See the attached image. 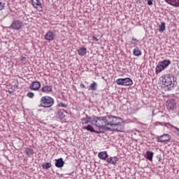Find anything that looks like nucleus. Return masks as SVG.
Returning a JSON list of instances; mask_svg holds the SVG:
<instances>
[{"label":"nucleus","mask_w":179,"mask_h":179,"mask_svg":"<svg viewBox=\"0 0 179 179\" xmlns=\"http://www.w3.org/2000/svg\"><path fill=\"white\" fill-rule=\"evenodd\" d=\"M122 119L120 117L113 115H107L105 116V124L108 128V131H116L117 132H122L124 126L121 124Z\"/></svg>","instance_id":"obj_1"},{"label":"nucleus","mask_w":179,"mask_h":179,"mask_svg":"<svg viewBox=\"0 0 179 179\" xmlns=\"http://www.w3.org/2000/svg\"><path fill=\"white\" fill-rule=\"evenodd\" d=\"M106 117H94L91 120V124L96 125V127L99 129V133L106 132L108 130L107 124H106Z\"/></svg>","instance_id":"obj_2"},{"label":"nucleus","mask_w":179,"mask_h":179,"mask_svg":"<svg viewBox=\"0 0 179 179\" xmlns=\"http://www.w3.org/2000/svg\"><path fill=\"white\" fill-rule=\"evenodd\" d=\"M40 106L43 108H50L54 106V99L50 96H42L40 100Z\"/></svg>","instance_id":"obj_3"},{"label":"nucleus","mask_w":179,"mask_h":179,"mask_svg":"<svg viewBox=\"0 0 179 179\" xmlns=\"http://www.w3.org/2000/svg\"><path fill=\"white\" fill-rule=\"evenodd\" d=\"M160 79L162 80V85H164V86H171L174 77L170 74H165Z\"/></svg>","instance_id":"obj_4"},{"label":"nucleus","mask_w":179,"mask_h":179,"mask_svg":"<svg viewBox=\"0 0 179 179\" xmlns=\"http://www.w3.org/2000/svg\"><path fill=\"white\" fill-rule=\"evenodd\" d=\"M115 82L118 86H132L134 85V81L129 78H118Z\"/></svg>","instance_id":"obj_5"},{"label":"nucleus","mask_w":179,"mask_h":179,"mask_svg":"<svg viewBox=\"0 0 179 179\" xmlns=\"http://www.w3.org/2000/svg\"><path fill=\"white\" fill-rule=\"evenodd\" d=\"M165 106L168 111H174V110L177 108V101H176L174 99H168L166 101Z\"/></svg>","instance_id":"obj_6"},{"label":"nucleus","mask_w":179,"mask_h":179,"mask_svg":"<svg viewBox=\"0 0 179 179\" xmlns=\"http://www.w3.org/2000/svg\"><path fill=\"white\" fill-rule=\"evenodd\" d=\"M22 27H23V22L19 20H13L10 26L13 30H20Z\"/></svg>","instance_id":"obj_7"},{"label":"nucleus","mask_w":179,"mask_h":179,"mask_svg":"<svg viewBox=\"0 0 179 179\" xmlns=\"http://www.w3.org/2000/svg\"><path fill=\"white\" fill-rule=\"evenodd\" d=\"M41 87V83H40L39 81H33L29 86V90H33L34 92H38V90H40Z\"/></svg>","instance_id":"obj_8"},{"label":"nucleus","mask_w":179,"mask_h":179,"mask_svg":"<svg viewBox=\"0 0 179 179\" xmlns=\"http://www.w3.org/2000/svg\"><path fill=\"white\" fill-rule=\"evenodd\" d=\"M171 139V136L169 134H165L162 136H159L157 138V142H160L161 143H164L166 142H169Z\"/></svg>","instance_id":"obj_9"},{"label":"nucleus","mask_w":179,"mask_h":179,"mask_svg":"<svg viewBox=\"0 0 179 179\" xmlns=\"http://www.w3.org/2000/svg\"><path fill=\"white\" fill-rule=\"evenodd\" d=\"M31 5L36 9L38 12H43V4L40 0H31Z\"/></svg>","instance_id":"obj_10"},{"label":"nucleus","mask_w":179,"mask_h":179,"mask_svg":"<svg viewBox=\"0 0 179 179\" xmlns=\"http://www.w3.org/2000/svg\"><path fill=\"white\" fill-rule=\"evenodd\" d=\"M40 91L45 94H50V93H52V85H43Z\"/></svg>","instance_id":"obj_11"},{"label":"nucleus","mask_w":179,"mask_h":179,"mask_svg":"<svg viewBox=\"0 0 179 179\" xmlns=\"http://www.w3.org/2000/svg\"><path fill=\"white\" fill-rule=\"evenodd\" d=\"M64 164H65V162H64V159L62 158H59L57 159H55V167H57V169H61L62 167H64Z\"/></svg>","instance_id":"obj_12"},{"label":"nucleus","mask_w":179,"mask_h":179,"mask_svg":"<svg viewBox=\"0 0 179 179\" xmlns=\"http://www.w3.org/2000/svg\"><path fill=\"white\" fill-rule=\"evenodd\" d=\"M106 162L108 163V164L115 166V164H117V162H118V158L117 157H110L107 158Z\"/></svg>","instance_id":"obj_13"},{"label":"nucleus","mask_w":179,"mask_h":179,"mask_svg":"<svg viewBox=\"0 0 179 179\" xmlns=\"http://www.w3.org/2000/svg\"><path fill=\"white\" fill-rule=\"evenodd\" d=\"M54 37H55V36L52 31H48L45 35V40H47V41H52Z\"/></svg>","instance_id":"obj_14"},{"label":"nucleus","mask_w":179,"mask_h":179,"mask_svg":"<svg viewBox=\"0 0 179 179\" xmlns=\"http://www.w3.org/2000/svg\"><path fill=\"white\" fill-rule=\"evenodd\" d=\"M166 3L175 6V8H179V0H164Z\"/></svg>","instance_id":"obj_15"},{"label":"nucleus","mask_w":179,"mask_h":179,"mask_svg":"<svg viewBox=\"0 0 179 179\" xmlns=\"http://www.w3.org/2000/svg\"><path fill=\"white\" fill-rule=\"evenodd\" d=\"M83 129H86V131H88L90 132H94L95 134H100L99 131L94 130V128H93V126H92L91 124H88L87 126L83 127Z\"/></svg>","instance_id":"obj_16"},{"label":"nucleus","mask_w":179,"mask_h":179,"mask_svg":"<svg viewBox=\"0 0 179 179\" xmlns=\"http://www.w3.org/2000/svg\"><path fill=\"white\" fill-rule=\"evenodd\" d=\"M98 157L101 159V160H106L107 157H108V155H107V152L102 151L99 152Z\"/></svg>","instance_id":"obj_17"},{"label":"nucleus","mask_w":179,"mask_h":179,"mask_svg":"<svg viewBox=\"0 0 179 179\" xmlns=\"http://www.w3.org/2000/svg\"><path fill=\"white\" fill-rule=\"evenodd\" d=\"M87 51V49L85 47L80 48L78 50V54L80 55V57H85L86 55V52Z\"/></svg>","instance_id":"obj_18"},{"label":"nucleus","mask_w":179,"mask_h":179,"mask_svg":"<svg viewBox=\"0 0 179 179\" xmlns=\"http://www.w3.org/2000/svg\"><path fill=\"white\" fill-rule=\"evenodd\" d=\"M171 64V62L170 60H163L159 62V64L165 69V68H167L169 65Z\"/></svg>","instance_id":"obj_19"},{"label":"nucleus","mask_w":179,"mask_h":179,"mask_svg":"<svg viewBox=\"0 0 179 179\" xmlns=\"http://www.w3.org/2000/svg\"><path fill=\"white\" fill-rule=\"evenodd\" d=\"M133 55L134 57H141L142 55V51H141V49L139 48L136 47L133 50Z\"/></svg>","instance_id":"obj_20"},{"label":"nucleus","mask_w":179,"mask_h":179,"mask_svg":"<svg viewBox=\"0 0 179 179\" xmlns=\"http://www.w3.org/2000/svg\"><path fill=\"white\" fill-rule=\"evenodd\" d=\"M90 120H92V119L90 118V117H88V116H87L85 117H83L81 119L82 124L85 125L86 124H89V122H92V121H90Z\"/></svg>","instance_id":"obj_21"},{"label":"nucleus","mask_w":179,"mask_h":179,"mask_svg":"<svg viewBox=\"0 0 179 179\" xmlns=\"http://www.w3.org/2000/svg\"><path fill=\"white\" fill-rule=\"evenodd\" d=\"M145 158L150 160V162H152V160H153V152L152 151H147Z\"/></svg>","instance_id":"obj_22"},{"label":"nucleus","mask_w":179,"mask_h":179,"mask_svg":"<svg viewBox=\"0 0 179 179\" xmlns=\"http://www.w3.org/2000/svg\"><path fill=\"white\" fill-rule=\"evenodd\" d=\"M89 90H92V92H94L97 90V83L96 82H93L89 87Z\"/></svg>","instance_id":"obj_23"},{"label":"nucleus","mask_w":179,"mask_h":179,"mask_svg":"<svg viewBox=\"0 0 179 179\" xmlns=\"http://www.w3.org/2000/svg\"><path fill=\"white\" fill-rule=\"evenodd\" d=\"M158 30L160 33H163V31H164V30H166V23L161 22V24L159 26Z\"/></svg>","instance_id":"obj_24"},{"label":"nucleus","mask_w":179,"mask_h":179,"mask_svg":"<svg viewBox=\"0 0 179 179\" xmlns=\"http://www.w3.org/2000/svg\"><path fill=\"white\" fill-rule=\"evenodd\" d=\"M162 71H164V69L162 67V66L160 64V63L156 66L155 68V72L156 73H160Z\"/></svg>","instance_id":"obj_25"},{"label":"nucleus","mask_w":179,"mask_h":179,"mask_svg":"<svg viewBox=\"0 0 179 179\" xmlns=\"http://www.w3.org/2000/svg\"><path fill=\"white\" fill-rule=\"evenodd\" d=\"M42 167L45 170H48V169H51V163L50 162L44 163L42 164Z\"/></svg>","instance_id":"obj_26"},{"label":"nucleus","mask_w":179,"mask_h":179,"mask_svg":"<svg viewBox=\"0 0 179 179\" xmlns=\"http://www.w3.org/2000/svg\"><path fill=\"white\" fill-rule=\"evenodd\" d=\"M24 153L27 155V156H31V155H33V150L27 148L25 149Z\"/></svg>","instance_id":"obj_27"},{"label":"nucleus","mask_w":179,"mask_h":179,"mask_svg":"<svg viewBox=\"0 0 179 179\" xmlns=\"http://www.w3.org/2000/svg\"><path fill=\"white\" fill-rule=\"evenodd\" d=\"M57 115L60 120H63V118H65V114L62 112V110H60L58 112Z\"/></svg>","instance_id":"obj_28"},{"label":"nucleus","mask_w":179,"mask_h":179,"mask_svg":"<svg viewBox=\"0 0 179 179\" xmlns=\"http://www.w3.org/2000/svg\"><path fill=\"white\" fill-rule=\"evenodd\" d=\"M138 43H139V41L136 38H132L131 41V44H133L134 45H138Z\"/></svg>","instance_id":"obj_29"},{"label":"nucleus","mask_w":179,"mask_h":179,"mask_svg":"<svg viewBox=\"0 0 179 179\" xmlns=\"http://www.w3.org/2000/svg\"><path fill=\"white\" fill-rule=\"evenodd\" d=\"M27 96L29 99H33L34 97V93L29 92L27 94Z\"/></svg>","instance_id":"obj_30"},{"label":"nucleus","mask_w":179,"mask_h":179,"mask_svg":"<svg viewBox=\"0 0 179 179\" xmlns=\"http://www.w3.org/2000/svg\"><path fill=\"white\" fill-rule=\"evenodd\" d=\"M5 9V3L0 2V12Z\"/></svg>","instance_id":"obj_31"},{"label":"nucleus","mask_w":179,"mask_h":179,"mask_svg":"<svg viewBox=\"0 0 179 179\" xmlns=\"http://www.w3.org/2000/svg\"><path fill=\"white\" fill-rule=\"evenodd\" d=\"M59 107H64V108H66L68 106L66 104H64V103L61 102L59 103Z\"/></svg>","instance_id":"obj_32"},{"label":"nucleus","mask_w":179,"mask_h":179,"mask_svg":"<svg viewBox=\"0 0 179 179\" xmlns=\"http://www.w3.org/2000/svg\"><path fill=\"white\" fill-rule=\"evenodd\" d=\"M92 40H93L94 41H99V39L97 38V37H96V36H92Z\"/></svg>","instance_id":"obj_33"},{"label":"nucleus","mask_w":179,"mask_h":179,"mask_svg":"<svg viewBox=\"0 0 179 179\" xmlns=\"http://www.w3.org/2000/svg\"><path fill=\"white\" fill-rule=\"evenodd\" d=\"M80 87H81V89H85V87H86V86H85L83 83L80 84Z\"/></svg>","instance_id":"obj_34"},{"label":"nucleus","mask_w":179,"mask_h":179,"mask_svg":"<svg viewBox=\"0 0 179 179\" xmlns=\"http://www.w3.org/2000/svg\"><path fill=\"white\" fill-rule=\"evenodd\" d=\"M21 61H26V57H22V58L21 59Z\"/></svg>","instance_id":"obj_35"},{"label":"nucleus","mask_w":179,"mask_h":179,"mask_svg":"<svg viewBox=\"0 0 179 179\" xmlns=\"http://www.w3.org/2000/svg\"><path fill=\"white\" fill-rule=\"evenodd\" d=\"M8 93L10 94V93H12V92H10V91H8Z\"/></svg>","instance_id":"obj_36"}]
</instances>
